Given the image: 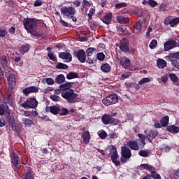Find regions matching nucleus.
Returning a JSON list of instances; mask_svg holds the SVG:
<instances>
[{
    "instance_id": "nucleus-1",
    "label": "nucleus",
    "mask_w": 179,
    "mask_h": 179,
    "mask_svg": "<svg viewBox=\"0 0 179 179\" xmlns=\"http://www.w3.org/2000/svg\"><path fill=\"white\" fill-rule=\"evenodd\" d=\"M24 27L28 33H30L31 36L34 37H38L40 34L37 31V22L34 19L27 18L23 21Z\"/></svg>"
},
{
    "instance_id": "nucleus-2",
    "label": "nucleus",
    "mask_w": 179,
    "mask_h": 179,
    "mask_svg": "<svg viewBox=\"0 0 179 179\" xmlns=\"http://www.w3.org/2000/svg\"><path fill=\"white\" fill-rule=\"evenodd\" d=\"M62 97L65 99L70 104H73L76 103V97H78V94L75 93L73 90H69V91H64L62 92Z\"/></svg>"
},
{
    "instance_id": "nucleus-3",
    "label": "nucleus",
    "mask_w": 179,
    "mask_h": 179,
    "mask_svg": "<svg viewBox=\"0 0 179 179\" xmlns=\"http://www.w3.org/2000/svg\"><path fill=\"white\" fill-rule=\"evenodd\" d=\"M165 59L166 61H170L172 66L179 71V62L177 60L179 59V52L171 53L169 55L166 56Z\"/></svg>"
},
{
    "instance_id": "nucleus-4",
    "label": "nucleus",
    "mask_w": 179,
    "mask_h": 179,
    "mask_svg": "<svg viewBox=\"0 0 179 179\" xmlns=\"http://www.w3.org/2000/svg\"><path fill=\"white\" fill-rule=\"evenodd\" d=\"M118 95L117 94H112L103 99L102 103L104 106H108L112 104H117V103H118Z\"/></svg>"
},
{
    "instance_id": "nucleus-5",
    "label": "nucleus",
    "mask_w": 179,
    "mask_h": 179,
    "mask_svg": "<svg viewBox=\"0 0 179 179\" xmlns=\"http://www.w3.org/2000/svg\"><path fill=\"white\" fill-rule=\"evenodd\" d=\"M60 12L64 17H72L76 13V9L72 6H63L60 8Z\"/></svg>"
},
{
    "instance_id": "nucleus-6",
    "label": "nucleus",
    "mask_w": 179,
    "mask_h": 179,
    "mask_svg": "<svg viewBox=\"0 0 179 179\" xmlns=\"http://www.w3.org/2000/svg\"><path fill=\"white\" fill-rule=\"evenodd\" d=\"M141 169L142 170H148L150 171V173H152V177L154 179H162V177H160V175L156 173V168L152 165H150L149 164H141L140 165Z\"/></svg>"
},
{
    "instance_id": "nucleus-7",
    "label": "nucleus",
    "mask_w": 179,
    "mask_h": 179,
    "mask_svg": "<svg viewBox=\"0 0 179 179\" xmlns=\"http://www.w3.org/2000/svg\"><path fill=\"white\" fill-rule=\"evenodd\" d=\"M121 155L120 160L122 163H127L132 156L131 150L125 146L122 147Z\"/></svg>"
},
{
    "instance_id": "nucleus-8",
    "label": "nucleus",
    "mask_w": 179,
    "mask_h": 179,
    "mask_svg": "<svg viewBox=\"0 0 179 179\" xmlns=\"http://www.w3.org/2000/svg\"><path fill=\"white\" fill-rule=\"evenodd\" d=\"M38 104L37 99L36 98H31L25 101L23 103L21 104V107L25 110H29L30 108H36Z\"/></svg>"
},
{
    "instance_id": "nucleus-9",
    "label": "nucleus",
    "mask_w": 179,
    "mask_h": 179,
    "mask_svg": "<svg viewBox=\"0 0 179 179\" xmlns=\"http://www.w3.org/2000/svg\"><path fill=\"white\" fill-rule=\"evenodd\" d=\"M179 23V17H173L172 16H169L165 18L164 21V24L165 26L170 25L171 27H176L177 24Z\"/></svg>"
},
{
    "instance_id": "nucleus-10",
    "label": "nucleus",
    "mask_w": 179,
    "mask_h": 179,
    "mask_svg": "<svg viewBox=\"0 0 179 179\" xmlns=\"http://www.w3.org/2000/svg\"><path fill=\"white\" fill-rule=\"evenodd\" d=\"M10 157L11 163H13L15 169H19V167H20V164H19V155L17 152L12 151L10 154Z\"/></svg>"
},
{
    "instance_id": "nucleus-11",
    "label": "nucleus",
    "mask_w": 179,
    "mask_h": 179,
    "mask_svg": "<svg viewBox=\"0 0 179 179\" xmlns=\"http://www.w3.org/2000/svg\"><path fill=\"white\" fill-rule=\"evenodd\" d=\"M38 87L36 86L28 87L24 88L22 90L23 94H24L26 96H29L30 93H38Z\"/></svg>"
},
{
    "instance_id": "nucleus-12",
    "label": "nucleus",
    "mask_w": 179,
    "mask_h": 179,
    "mask_svg": "<svg viewBox=\"0 0 179 179\" xmlns=\"http://www.w3.org/2000/svg\"><path fill=\"white\" fill-rule=\"evenodd\" d=\"M127 145L132 150H139V149H142V147H141V143H138V141L135 140L129 141L127 142Z\"/></svg>"
},
{
    "instance_id": "nucleus-13",
    "label": "nucleus",
    "mask_w": 179,
    "mask_h": 179,
    "mask_svg": "<svg viewBox=\"0 0 179 179\" xmlns=\"http://www.w3.org/2000/svg\"><path fill=\"white\" fill-rule=\"evenodd\" d=\"M120 62L122 68L124 69H129V71H131V69H129V66H131V60H129V59L125 57H121Z\"/></svg>"
},
{
    "instance_id": "nucleus-14",
    "label": "nucleus",
    "mask_w": 179,
    "mask_h": 179,
    "mask_svg": "<svg viewBox=\"0 0 179 179\" xmlns=\"http://www.w3.org/2000/svg\"><path fill=\"white\" fill-rule=\"evenodd\" d=\"M120 48L122 52H128L129 51V47L128 46V40L123 38L120 41Z\"/></svg>"
},
{
    "instance_id": "nucleus-15",
    "label": "nucleus",
    "mask_w": 179,
    "mask_h": 179,
    "mask_svg": "<svg viewBox=\"0 0 179 179\" xmlns=\"http://www.w3.org/2000/svg\"><path fill=\"white\" fill-rule=\"evenodd\" d=\"M159 135V131L157 129H151L146 136L147 139L152 143V141Z\"/></svg>"
},
{
    "instance_id": "nucleus-16",
    "label": "nucleus",
    "mask_w": 179,
    "mask_h": 179,
    "mask_svg": "<svg viewBox=\"0 0 179 179\" xmlns=\"http://www.w3.org/2000/svg\"><path fill=\"white\" fill-rule=\"evenodd\" d=\"M176 45L177 41L171 39L164 43V50L165 51H169V50H171V48H174V47H176Z\"/></svg>"
},
{
    "instance_id": "nucleus-17",
    "label": "nucleus",
    "mask_w": 179,
    "mask_h": 179,
    "mask_svg": "<svg viewBox=\"0 0 179 179\" xmlns=\"http://www.w3.org/2000/svg\"><path fill=\"white\" fill-rule=\"evenodd\" d=\"M76 57L80 62L83 64L86 62V52L83 50H78L76 53Z\"/></svg>"
},
{
    "instance_id": "nucleus-18",
    "label": "nucleus",
    "mask_w": 179,
    "mask_h": 179,
    "mask_svg": "<svg viewBox=\"0 0 179 179\" xmlns=\"http://www.w3.org/2000/svg\"><path fill=\"white\" fill-rule=\"evenodd\" d=\"M59 57L62 59H65L64 62H71L72 61V55L69 52H60Z\"/></svg>"
},
{
    "instance_id": "nucleus-19",
    "label": "nucleus",
    "mask_w": 179,
    "mask_h": 179,
    "mask_svg": "<svg viewBox=\"0 0 179 179\" xmlns=\"http://www.w3.org/2000/svg\"><path fill=\"white\" fill-rule=\"evenodd\" d=\"M7 78L8 83L9 86H15L16 83V77L14 74L10 73L8 76H6Z\"/></svg>"
},
{
    "instance_id": "nucleus-20",
    "label": "nucleus",
    "mask_w": 179,
    "mask_h": 179,
    "mask_svg": "<svg viewBox=\"0 0 179 179\" xmlns=\"http://www.w3.org/2000/svg\"><path fill=\"white\" fill-rule=\"evenodd\" d=\"M118 157H120L118 155V152H113L110 157L113 163L116 166H120L121 164V162H120V160H118Z\"/></svg>"
},
{
    "instance_id": "nucleus-21",
    "label": "nucleus",
    "mask_w": 179,
    "mask_h": 179,
    "mask_svg": "<svg viewBox=\"0 0 179 179\" xmlns=\"http://www.w3.org/2000/svg\"><path fill=\"white\" fill-rule=\"evenodd\" d=\"M157 66L159 69H164L167 66V62L163 59H158L157 60Z\"/></svg>"
},
{
    "instance_id": "nucleus-22",
    "label": "nucleus",
    "mask_w": 179,
    "mask_h": 179,
    "mask_svg": "<svg viewBox=\"0 0 179 179\" xmlns=\"http://www.w3.org/2000/svg\"><path fill=\"white\" fill-rule=\"evenodd\" d=\"M138 136L140 138L139 140H138V142L140 143V146L141 149H143V148H145V145H146V143L145 142V141H146L147 137L146 136L142 134H138Z\"/></svg>"
},
{
    "instance_id": "nucleus-23",
    "label": "nucleus",
    "mask_w": 179,
    "mask_h": 179,
    "mask_svg": "<svg viewBox=\"0 0 179 179\" xmlns=\"http://www.w3.org/2000/svg\"><path fill=\"white\" fill-rule=\"evenodd\" d=\"M116 21L117 22V23H120V24H127V23L129 22V19H128V17H127L118 15L116 17Z\"/></svg>"
},
{
    "instance_id": "nucleus-24",
    "label": "nucleus",
    "mask_w": 179,
    "mask_h": 179,
    "mask_svg": "<svg viewBox=\"0 0 179 179\" xmlns=\"http://www.w3.org/2000/svg\"><path fill=\"white\" fill-rule=\"evenodd\" d=\"M82 138H83V143L87 145L90 142V133L89 131L83 132Z\"/></svg>"
},
{
    "instance_id": "nucleus-25",
    "label": "nucleus",
    "mask_w": 179,
    "mask_h": 179,
    "mask_svg": "<svg viewBox=\"0 0 179 179\" xmlns=\"http://www.w3.org/2000/svg\"><path fill=\"white\" fill-rule=\"evenodd\" d=\"M0 62L3 68H6V66H9V61H8V57H6V55L0 57Z\"/></svg>"
},
{
    "instance_id": "nucleus-26",
    "label": "nucleus",
    "mask_w": 179,
    "mask_h": 179,
    "mask_svg": "<svg viewBox=\"0 0 179 179\" xmlns=\"http://www.w3.org/2000/svg\"><path fill=\"white\" fill-rule=\"evenodd\" d=\"M111 19H113V15L111 13H108L103 16L102 22L106 24H110V23H111Z\"/></svg>"
},
{
    "instance_id": "nucleus-27",
    "label": "nucleus",
    "mask_w": 179,
    "mask_h": 179,
    "mask_svg": "<svg viewBox=\"0 0 179 179\" xmlns=\"http://www.w3.org/2000/svg\"><path fill=\"white\" fill-rule=\"evenodd\" d=\"M9 106L6 103L0 104V115H4L5 113H8Z\"/></svg>"
},
{
    "instance_id": "nucleus-28",
    "label": "nucleus",
    "mask_w": 179,
    "mask_h": 179,
    "mask_svg": "<svg viewBox=\"0 0 179 179\" xmlns=\"http://www.w3.org/2000/svg\"><path fill=\"white\" fill-rule=\"evenodd\" d=\"M48 111H50L52 114H54L55 115H57L58 113H59V107L57 106H49L47 108Z\"/></svg>"
},
{
    "instance_id": "nucleus-29",
    "label": "nucleus",
    "mask_w": 179,
    "mask_h": 179,
    "mask_svg": "<svg viewBox=\"0 0 179 179\" xmlns=\"http://www.w3.org/2000/svg\"><path fill=\"white\" fill-rule=\"evenodd\" d=\"M167 131L171 134H178L179 127L176 125H169L167 127Z\"/></svg>"
},
{
    "instance_id": "nucleus-30",
    "label": "nucleus",
    "mask_w": 179,
    "mask_h": 179,
    "mask_svg": "<svg viewBox=\"0 0 179 179\" xmlns=\"http://www.w3.org/2000/svg\"><path fill=\"white\" fill-rule=\"evenodd\" d=\"M112 116L110 115H103L101 117V121L105 125H108L111 122Z\"/></svg>"
},
{
    "instance_id": "nucleus-31",
    "label": "nucleus",
    "mask_w": 179,
    "mask_h": 179,
    "mask_svg": "<svg viewBox=\"0 0 179 179\" xmlns=\"http://www.w3.org/2000/svg\"><path fill=\"white\" fill-rule=\"evenodd\" d=\"M73 85V83H66L64 84H62L59 85V89L60 90H69V89H71V87H72V85Z\"/></svg>"
},
{
    "instance_id": "nucleus-32",
    "label": "nucleus",
    "mask_w": 179,
    "mask_h": 179,
    "mask_svg": "<svg viewBox=\"0 0 179 179\" xmlns=\"http://www.w3.org/2000/svg\"><path fill=\"white\" fill-rule=\"evenodd\" d=\"M3 104H9L12 106L13 104V96L12 95H8L3 98Z\"/></svg>"
},
{
    "instance_id": "nucleus-33",
    "label": "nucleus",
    "mask_w": 179,
    "mask_h": 179,
    "mask_svg": "<svg viewBox=\"0 0 179 179\" xmlns=\"http://www.w3.org/2000/svg\"><path fill=\"white\" fill-rule=\"evenodd\" d=\"M29 50H30V45L28 43L23 45L19 48V51L21 54H26V52H29Z\"/></svg>"
},
{
    "instance_id": "nucleus-34",
    "label": "nucleus",
    "mask_w": 179,
    "mask_h": 179,
    "mask_svg": "<svg viewBox=\"0 0 179 179\" xmlns=\"http://www.w3.org/2000/svg\"><path fill=\"white\" fill-rule=\"evenodd\" d=\"M65 82V76L63 74L58 75L55 78V83L58 85H61Z\"/></svg>"
},
{
    "instance_id": "nucleus-35",
    "label": "nucleus",
    "mask_w": 179,
    "mask_h": 179,
    "mask_svg": "<svg viewBox=\"0 0 179 179\" xmlns=\"http://www.w3.org/2000/svg\"><path fill=\"white\" fill-rule=\"evenodd\" d=\"M101 70L102 71V72L107 73L108 72H110V71H111V66H110V64L105 63L101 66Z\"/></svg>"
},
{
    "instance_id": "nucleus-36",
    "label": "nucleus",
    "mask_w": 179,
    "mask_h": 179,
    "mask_svg": "<svg viewBox=\"0 0 179 179\" xmlns=\"http://www.w3.org/2000/svg\"><path fill=\"white\" fill-rule=\"evenodd\" d=\"M170 9V7L169 6V5H167V3H162L159 8V12H169Z\"/></svg>"
},
{
    "instance_id": "nucleus-37",
    "label": "nucleus",
    "mask_w": 179,
    "mask_h": 179,
    "mask_svg": "<svg viewBox=\"0 0 179 179\" xmlns=\"http://www.w3.org/2000/svg\"><path fill=\"white\" fill-rule=\"evenodd\" d=\"M170 120V117L167 115L164 116L162 119H161V125L162 127H167V125L169 124V121Z\"/></svg>"
},
{
    "instance_id": "nucleus-38",
    "label": "nucleus",
    "mask_w": 179,
    "mask_h": 179,
    "mask_svg": "<svg viewBox=\"0 0 179 179\" xmlns=\"http://www.w3.org/2000/svg\"><path fill=\"white\" fill-rule=\"evenodd\" d=\"M92 5V2L87 1V0H83L81 3V9L83 10L84 9H86L87 8H90Z\"/></svg>"
},
{
    "instance_id": "nucleus-39",
    "label": "nucleus",
    "mask_w": 179,
    "mask_h": 179,
    "mask_svg": "<svg viewBox=\"0 0 179 179\" xmlns=\"http://www.w3.org/2000/svg\"><path fill=\"white\" fill-rule=\"evenodd\" d=\"M22 124L25 125V127H31L33 125V120L29 118H22Z\"/></svg>"
},
{
    "instance_id": "nucleus-40",
    "label": "nucleus",
    "mask_w": 179,
    "mask_h": 179,
    "mask_svg": "<svg viewBox=\"0 0 179 179\" xmlns=\"http://www.w3.org/2000/svg\"><path fill=\"white\" fill-rule=\"evenodd\" d=\"M78 78V73L75 72H70L66 75V79L71 80V79H76Z\"/></svg>"
},
{
    "instance_id": "nucleus-41",
    "label": "nucleus",
    "mask_w": 179,
    "mask_h": 179,
    "mask_svg": "<svg viewBox=\"0 0 179 179\" xmlns=\"http://www.w3.org/2000/svg\"><path fill=\"white\" fill-rule=\"evenodd\" d=\"M169 77L171 82H173V83H177V82H178L179 80L178 77H177V75H176L175 73H170L169 75Z\"/></svg>"
},
{
    "instance_id": "nucleus-42",
    "label": "nucleus",
    "mask_w": 179,
    "mask_h": 179,
    "mask_svg": "<svg viewBox=\"0 0 179 179\" xmlns=\"http://www.w3.org/2000/svg\"><path fill=\"white\" fill-rule=\"evenodd\" d=\"M98 135L101 139H106L108 135L107 134V132L104 130H100L98 131Z\"/></svg>"
},
{
    "instance_id": "nucleus-43",
    "label": "nucleus",
    "mask_w": 179,
    "mask_h": 179,
    "mask_svg": "<svg viewBox=\"0 0 179 179\" xmlns=\"http://www.w3.org/2000/svg\"><path fill=\"white\" fill-rule=\"evenodd\" d=\"M108 139H117V138H118V133H116L114 131H111L108 134Z\"/></svg>"
},
{
    "instance_id": "nucleus-44",
    "label": "nucleus",
    "mask_w": 179,
    "mask_h": 179,
    "mask_svg": "<svg viewBox=\"0 0 179 179\" xmlns=\"http://www.w3.org/2000/svg\"><path fill=\"white\" fill-rule=\"evenodd\" d=\"M55 68L57 69H68V68H69V66H68V65H66L64 63L59 62L56 65Z\"/></svg>"
},
{
    "instance_id": "nucleus-45",
    "label": "nucleus",
    "mask_w": 179,
    "mask_h": 179,
    "mask_svg": "<svg viewBox=\"0 0 179 179\" xmlns=\"http://www.w3.org/2000/svg\"><path fill=\"white\" fill-rule=\"evenodd\" d=\"M167 80H169V74H164L160 79H158L159 83H166Z\"/></svg>"
},
{
    "instance_id": "nucleus-46",
    "label": "nucleus",
    "mask_w": 179,
    "mask_h": 179,
    "mask_svg": "<svg viewBox=\"0 0 179 179\" xmlns=\"http://www.w3.org/2000/svg\"><path fill=\"white\" fill-rule=\"evenodd\" d=\"M24 179H34V175H33V172L29 170L24 174Z\"/></svg>"
},
{
    "instance_id": "nucleus-47",
    "label": "nucleus",
    "mask_w": 179,
    "mask_h": 179,
    "mask_svg": "<svg viewBox=\"0 0 179 179\" xmlns=\"http://www.w3.org/2000/svg\"><path fill=\"white\" fill-rule=\"evenodd\" d=\"M126 6H127V3L125 2L118 3L115 5V9H122V8H125Z\"/></svg>"
},
{
    "instance_id": "nucleus-48",
    "label": "nucleus",
    "mask_w": 179,
    "mask_h": 179,
    "mask_svg": "<svg viewBox=\"0 0 179 179\" xmlns=\"http://www.w3.org/2000/svg\"><path fill=\"white\" fill-rule=\"evenodd\" d=\"M94 51H96V49L94 48H90L86 50V53L87 55V57H92L94 52Z\"/></svg>"
},
{
    "instance_id": "nucleus-49",
    "label": "nucleus",
    "mask_w": 179,
    "mask_h": 179,
    "mask_svg": "<svg viewBox=\"0 0 179 179\" xmlns=\"http://www.w3.org/2000/svg\"><path fill=\"white\" fill-rule=\"evenodd\" d=\"M68 113H69V111L65 108H62L59 110V115H62V116L67 115Z\"/></svg>"
},
{
    "instance_id": "nucleus-50",
    "label": "nucleus",
    "mask_w": 179,
    "mask_h": 179,
    "mask_svg": "<svg viewBox=\"0 0 179 179\" xmlns=\"http://www.w3.org/2000/svg\"><path fill=\"white\" fill-rule=\"evenodd\" d=\"M11 129H13V131H14V132H16V134L20 133V126L19 125H12Z\"/></svg>"
},
{
    "instance_id": "nucleus-51",
    "label": "nucleus",
    "mask_w": 179,
    "mask_h": 179,
    "mask_svg": "<svg viewBox=\"0 0 179 179\" xmlns=\"http://www.w3.org/2000/svg\"><path fill=\"white\" fill-rule=\"evenodd\" d=\"M149 82H150V78H142L138 82V84L142 85H144V83H149Z\"/></svg>"
},
{
    "instance_id": "nucleus-52",
    "label": "nucleus",
    "mask_w": 179,
    "mask_h": 179,
    "mask_svg": "<svg viewBox=\"0 0 179 179\" xmlns=\"http://www.w3.org/2000/svg\"><path fill=\"white\" fill-rule=\"evenodd\" d=\"M97 59L99 61H104V58H106V55L103 52H99L96 55Z\"/></svg>"
},
{
    "instance_id": "nucleus-53",
    "label": "nucleus",
    "mask_w": 179,
    "mask_h": 179,
    "mask_svg": "<svg viewBox=\"0 0 179 179\" xmlns=\"http://www.w3.org/2000/svg\"><path fill=\"white\" fill-rule=\"evenodd\" d=\"M47 85H49L50 86H52L54 83H55V81L52 78H48L45 79Z\"/></svg>"
},
{
    "instance_id": "nucleus-54",
    "label": "nucleus",
    "mask_w": 179,
    "mask_h": 179,
    "mask_svg": "<svg viewBox=\"0 0 179 179\" xmlns=\"http://www.w3.org/2000/svg\"><path fill=\"white\" fill-rule=\"evenodd\" d=\"M138 155L141 157H148V156H149V153L147 151H145L143 150H140L139 152H138Z\"/></svg>"
},
{
    "instance_id": "nucleus-55",
    "label": "nucleus",
    "mask_w": 179,
    "mask_h": 179,
    "mask_svg": "<svg viewBox=\"0 0 179 179\" xmlns=\"http://www.w3.org/2000/svg\"><path fill=\"white\" fill-rule=\"evenodd\" d=\"M157 45V41L154 39L150 43V48H151V50H153V48H156Z\"/></svg>"
},
{
    "instance_id": "nucleus-56",
    "label": "nucleus",
    "mask_w": 179,
    "mask_h": 179,
    "mask_svg": "<svg viewBox=\"0 0 179 179\" xmlns=\"http://www.w3.org/2000/svg\"><path fill=\"white\" fill-rule=\"evenodd\" d=\"M109 124H112L113 125H118V124H120V120L118 119L111 117L110 122Z\"/></svg>"
},
{
    "instance_id": "nucleus-57",
    "label": "nucleus",
    "mask_w": 179,
    "mask_h": 179,
    "mask_svg": "<svg viewBox=\"0 0 179 179\" xmlns=\"http://www.w3.org/2000/svg\"><path fill=\"white\" fill-rule=\"evenodd\" d=\"M134 29L137 30V31H141L142 29V24H141V22H137L136 24L134 25Z\"/></svg>"
},
{
    "instance_id": "nucleus-58",
    "label": "nucleus",
    "mask_w": 179,
    "mask_h": 179,
    "mask_svg": "<svg viewBox=\"0 0 179 179\" xmlns=\"http://www.w3.org/2000/svg\"><path fill=\"white\" fill-rule=\"evenodd\" d=\"M129 76H131V73L127 72L124 74L120 76V79H122V80H124V79H127V78H129Z\"/></svg>"
},
{
    "instance_id": "nucleus-59",
    "label": "nucleus",
    "mask_w": 179,
    "mask_h": 179,
    "mask_svg": "<svg viewBox=\"0 0 179 179\" xmlns=\"http://www.w3.org/2000/svg\"><path fill=\"white\" fill-rule=\"evenodd\" d=\"M94 12H96V10L94 8H90V12L88 13L89 19H92Z\"/></svg>"
},
{
    "instance_id": "nucleus-60",
    "label": "nucleus",
    "mask_w": 179,
    "mask_h": 179,
    "mask_svg": "<svg viewBox=\"0 0 179 179\" xmlns=\"http://www.w3.org/2000/svg\"><path fill=\"white\" fill-rule=\"evenodd\" d=\"M8 34V31L3 29H0V37H5Z\"/></svg>"
},
{
    "instance_id": "nucleus-61",
    "label": "nucleus",
    "mask_w": 179,
    "mask_h": 179,
    "mask_svg": "<svg viewBox=\"0 0 179 179\" xmlns=\"http://www.w3.org/2000/svg\"><path fill=\"white\" fill-rule=\"evenodd\" d=\"M50 99L53 101H59V100L61 99V98L59 96H57V95H51Z\"/></svg>"
},
{
    "instance_id": "nucleus-62",
    "label": "nucleus",
    "mask_w": 179,
    "mask_h": 179,
    "mask_svg": "<svg viewBox=\"0 0 179 179\" xmlns=\"http://www.w3.org/2000/svg\"><path fill=\"white\" fill-rule=\"evenodd\" d=\"M148 3L152 6V8H155V6H157V2L155 0H149Z\"/></svg>"
},
{
    "instance_id": "nucleus-63",
    "label": "nucleus",
    "mask_w": 179,
    "mask_h": 179,
    "mask_svg": "<svg viewBox=\"0 0 179 179\" xmlns=\"http://www.w3.org/2000/svg\"><path fill=\"white\" fill-rule=\"evenodd\" d=\"M116 29H117V33H119V34H122L125 31L124 28H122L121 27L117 26Z\"/></svg>"
},
{
    "instance_id": "nucleus-64",
    "label": "nucleus",
    "mask_w": 179,
    "mask_h": 179,
    "mask_svg": "<svg viewBox=\"0 0 179 179\" xmlns=\"http://www.w3.org/2000/svg\"><path fill=\"white\" fill-rule=\"evenodd\" d=\"M110 149V152L112 154L117 153V147H115V145H111Z\"/></svg>"
}]
</instances>
